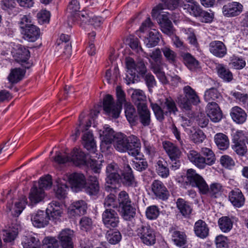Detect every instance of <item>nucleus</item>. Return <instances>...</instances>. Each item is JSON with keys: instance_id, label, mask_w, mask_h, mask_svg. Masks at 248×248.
<instances>
[{"instance_id": "obj_1", "label": "nucleus", "mask_w": 248, "mask_h": 248, "mask_svg": "<svg viewBox=\"0 0 248 248\" xmlns=\"http://www.w3.org/2000/svg\"><path fill=\"white\" fill-rule=\"evenodd\" d=\"M117 103H115L111 95L108 94L103 99V108L106 113L112 118L119 117L122 104L127 102L126 101L125 94L121 87L117 86L116 89Z\"/></svg>"}, {"instance_id": "obj_2", "label": "nucleus", "mask_w": 248, "mask_h": 248, "mask_svg": "<svg viewBox=\"0 0 248 248\" xmlns=\"http://www.w3.org/2000/svg\"><path fill=\"white\" fill-rule=\"evenodd\" d=\"M201 153L205 156L204 157L195 150H190L187 153L188 159L199 169H204L208 166H212L216 161L214 152L209 148L203 147Z\"/></svg>"}, {"instance_id": "obj_3", "label": "nucleus", "mask_w": 248, "mask_h": 248, "mask_svg": "<svg viewBox=\"0 0 248 248\" xmlns=\"http://www.w3.org/2000/svg\"><path fill=\"white\" fill-rule=\"evenodd\" d=\"M151 107L156 119L160 122L164 119L165 115H176L178 111L175 101L170 97H166L163 99L160 105L152 102Z\"/></svg>"}, {"instance_id": "obj_4", "label": "nucleus", "mask_w": 248, "mask_h": 248, "mask_svg": "<svg viewBox=\"0 0 248 248\" xmlns=\"http://www.w3.org/2000/svg\"><path fill=\"white\" fill-rule=\"evenodd\" d=\"M119 211L123 218L130 220L135 215V209L131 205V201L127 193L121 191L118 195Z\"/></svg>"}, {"instance_id": "obj_5", "label": "nucleus", "mask_w": 248, "mask_h": 248, "mask_svg": "<svg viewBox=\"0 0 248 248\" xmlns=\"http://www.w3.org/2000/svg\"><path fill=\"white\" fill-rule=\"evenodd\" d=\"M136 232L137 235L144 244L147 246H152L155 243V232L148 223H142L138 225Z\"/></svg>"}, {"instance_id": "obj_6", "label": "nucleus", "mask_w": 248, "mask_h": 248, "mask_svg": "<svg viewBox=\"0 0 248 248\" xmlns=\"http://www.w3.org/2000/svg\"><path fill=\"white\" fill-rule=\"evenodd\" d=\"M185 96L180 95L178 97L180 106L187 110H190L191 104L196 105L200 99L195 91L189 86H186L183 89Z\"/></svg>"}, {"instance_id": "obj_7", "label": "nucleus", "mask_w": 248, "mask_h": 248, "mask_svg": "<svg viewBox=\"0 0 248 248\" xmlns=\"http://www.w3.org/2000/svg\"><path fill=\"white\" fill-rule=\"evenodd\" d=\"M182 178L186 185L198 187L200 193H205L207 191V183L202 177L195 171H187L186 175L182 176Z\"/></svg>"}, {"instance_id": "obj_8", "label": "nucleus", "mask_w": 248, "mask_h": 248, "mask_svg": "<svg viewBox=\"0 0 248 248\" xmlns=\"http://www.w3.org/2000/svg\"><path fill=\"white\" fill-rule=\"evenodd\" d=\"M126 65L128 73H134L142 77L147 73V68L142 60L135 62L132 58H129L126 59Z\"/></svg>"}, {"instance_id": "obj_9", "label": "nucleus", "mask_w": 248, "mask_h": 248, "mask_svg": "<svg viewBox=\"0 0 248 248\" xmlns=\"http://www.w3.org/2000/svg\"><path fill=\"white\" fill-rule=\"evenodd\" d=\"M91 124V121L89 120L86 122L85 127L81 129L84 132L82 140L84 148L90 152L94 153L96 150V143L93 133L91 131H88Z\"/></svg>"}, {"instance_id": "obj_10", "label": "nucleus", "mask_w": 248, "mask_h": 248, "mask_svg": "<svg viewBox=\"0 0 248 248\" xmlns=\"http://www.w3.org/2000/svg\"><path fill=\"white\" fill-rule=\"evenodd\" d=\"M102 217L103 224L110 229L116 227L119 223L117 213L112 209H106L103 212Z\"/></svg>"}, {"instance_id": "obj_11", "label": "nucleus", "mask_w": 248, "mask_h": 248, "mask_svg": "<svg viewBox=\"0 0 248 248\" xmlns=\"http://www.w3.org/2000/svg\"><path fill=\"white\" fill-rule=\"evenodd\" d=\"M66 179L73 187L78 189V190L83 189L87 184L85 176L80 172L75 171L71 174H68L66 175Z\"/></svg>"}, {"instance_id": "obj_12", "label": "nucleus", "mask_w": 248, "mask_h": 248, "mask_svg": "<svg viewBox=\"0 0 248 248\" xmlns=\"http://www.w3.org/2000/svg\"><path fill=\"white\" fill-rule=\"evenodd\" d=\"M69 155L70 165L79 167L86 164V155L80 149L74 148Z\"/></svg>"}, {"instance_id": "obj_13", "label": "nucleus", "mask_w": 248, "mask_h": 248, "mask_svg": "<svg viewBox=\"0 0 248 248\" xmlns=\"http://www.w3.org/2000/svg\"><path fill=\"white\" fill-rule=\"evenodd\" d=\"M27 203V198L25 196H22L15 202L14 206L13 202H8L6 205V211L11 212L13 216L18 217L24 209Z\"/></svg>"}, {"instance_id": "obj_14", "label": "nucleus", "mask_w": 248, "mask_h": 248, "mask_svg": "<svg viewBox=\"0 0 248 248\" xmlns=\"http://www.w3.org/2000/svg\"><path fill=\"white\" fill-rule=\"evenodd\" d=\"M207 115L215 123L218 122L222 118V113L217 102L208 103L206 109Z\"/></svg>"}, {"instance_id": "obj_15", "label": "nucleus", "mask_w": 248, "mask_h": 248, "mask_svg": "<svg viewBox=\"0 0 248 248\" xmlns=\"http://www.w3.org/2000/svg\"><path fill=\"white\" fill-rule=\"evenodd\" d=\"M243 5L238 2L233 1L225 4L222 8L223 15L227 17H233L239 15L243 11Z\"/></svg>"}, {"instance_id": "obj_16", "label": "nucleus", "mask_w": 248, "mask_h": 248, "mask_svg": "<svg viewBox=\"0 0 248 248\" xmlns=\"http://www.w3.org/2000/svg\"><path fill=\"white\" fill-rule=\"evenodd\" d=\"M50 219L49 216L47 215L46 211L39 210L32 215L31 220L32 224L36 227L42 228L47 225L49 220Z\"/></svg>"}, {"instance_id": "obj_17", "label": "nucleus", "mask_w": 248, "mask_h": 248, "mask_svg": "<svg viewBox=\"0 0 248 248\" xmlns=\"http://www.w3.org/2000/svg\"><path fill=\"white\" fill-rule=\"evenodd\" d=\"M209 47L210 52L217 57L221 58L227 54V47L225 44L221 41H212L209 44Z\"/></svg>"}, {"instance_id": "obj_18", "label": "nucleus", "mask_w": 248, "mask_h": 248, "mask_svg": "<svg viewBox=\"0 0 248 248\" xmlns=\"http://www.w3.org/2000/svg\"><path fill=\"white\" fill-rule=\"evenodd\" d=\"M128 143L127 145L128 154L133 156H138L140 155L141 144L140 140L137 137L131 135L127 138Z\"/></svg>"}, {"instance_id": "obj_19", "label": "nucleus", "mask_w": 248, "mask_h": 248, "mask_svg": "<svg viewBox=\"0 0 248 248\" xmlns=\"http://www.w3.org/2000/svg\"><path fill=\"white\" fill-rule=\"evenodd\" d=\"M73 235V231L70 229H64L60 232L58 239L62 248H74Z\"/></svg>"}, {"instance_id": "obj_20", "label": "nucleus", "mask_w": 248, "mask_h": 248, "mask_svg": "<svg viewBox=\"0 0 248 248\" xmlns=\"http://www.w3.org/2000/svg\"><path fill=\"white\" fill-rule=\"evenodd\" d=\"M152 190L158 199L165 200L168 198L169 192L166 186L160 181L155 180L152 184Z\"/></svg>"}, {"instance_id": "obj_21", "label": "nucleus", "mask_w": 248, "mask_h": 248, "mask_svg": "<svg viewBox=\"0 0 248 248\" xmlns=\"http://www.w3.org/2000/svg\"><path fill=\"white\" fill-rule=\"evenodd\" d=\"M87 208V203L84 201H76L70 206L68 213L72 216H80L86 213Z\"/></svg>"}, {"instance_id": "obj_22", "label": "nucleus", "mask_w": 248, "mask_h": 248, "mask_svg": "<svg viewBox=\"0 0 248 248\" xmlns=\"http://www.w3.org/2000/svg\"><path fill=\"white\" fill-rule=\"evenodd\" d=\"M163 146L171 161L180 158L182 152L176 145L170 141H164Z\"/></svg>"}, {"instance_id": "obj_23", "label": "nucleus", "mask_w": 248, "mask_h": 248, "mask_svg": "<svg viewBox=\"0 0 248 248\" xmlns=\"http://www.w3.org/2000/svg\"><path fill=\"white\" fill-rule=\"evenodd\" d=\"M23 38L29 42L35 41L40 36V29L34 25L27 26L22 30Z\"/></svg>"}, {"instance_id": "obj_24", "label": "nucleus", "mask_w": 248, "mask_h": 248, "mask_svg": "<svg viewBox=\"0 0 248 248\" xmlns=\"http://www.w3.org/2000/svg\"><path fill=\"white\" fill-rule=\"evenodd\" d=\"M229 199L232 204L238 208L242 206L245 201L241 191L238 188H235L229 193Z\"/></svg>"}, {"instance_id": "obj_25", "label": "nucleus", "mask_w": 248, "mask_h": 248, "mask_svg": "<svg viewBox=\"0 0 248 248\" xmlns=\"http://www.w3.org/2000/svg\"><path fill=\"white\" fill-rule=\"evenodd\" d=\"M171 14L166 13V14H160L158 17V23H159L162 31L165 33L170 34L172 33V24L169 17Z\"/></svg>"}, {"instance_id": "obj_26", "label": "nucleus", "mask_w": 248, "mask_h": 248, "mask_svg": "<svg viewBox=\"0 0 248 248\" xmlns=\"http://www.w3.org/2000/svg\"><path fill=\"white\" fill-rule=\"evenodd\" d=\"M163 3H159L152 10V15L154 17L157 16L159 11L167 8L170 10L175 9L178 4V0H162Z\"/></svg>"}, {"instance_id": "obj_27", "label": "nucleus", "mask_w": 248, "mask_h": 248, "mask_svg": "<svg viewBox=\"0 0 248 248\" xmlns=\"http://www.w3.org/2000/svg\"><path fill=\"white\" fill-rule=\"evenodd\" d=\"M46 195L43 189L38 188L36 185H34L30 191L29 198L32 204H36L42 202Z\"/></svg>"}, {"instance_id": "obj_28", "label": "nucleus", "mask_w": 248, "mask_h": 248, "mask_svg": "<svg viewBox=\"0 0 248 248\" xmlns=\"http://www.w3.org/2000/svg\"><path fill=\"white\" fill-rule=\"evenodd\" d=\"M194 231L197 236L204 239L208 236L209 229L204 221L199 219L194 224Z\"/></svg>"}, {"instance_id": "obj_29", "label": "nucleus", "mask_w": 248, "mask_h": 248, "mask_svg": "<svg viewBox=\"0 0 248 248\" xmlns=\"http://www.w3.org/2000/svg\"><path fill=\"white\" fill-rule=\"evenodd\" d=\"M230 116L233 121L237 124L244 123L247 117L245 111L238 106H235L231 108Z\"/></svg>"}, {"instance_id": "obj_30", "label": "nucleus", "mask_w": 248, "mask_h": 248, "mask_svg": "<svg viewBox=\"0 0 248 248\" xmlns=\"http://www.w3.org/2000/svg\"><path fill=\"white\" fill-rule=\"evenodd\" d=\"M137 110L140 123L144 126L149 125L151 122V114L147 105L139 107Z\"/></svg>"}, {"instance_id": "obj_31", "label": "nucleus", "mask_w": 248, "mask_h": 248, "mask_svg": "<svg viewBox=\"0 0 248 248\" xmlns=\"http://www.w3.org/2000/svg\"><path fill=\"white\" fill-rule=\"evenodd\" d=\"M87 193L91 195H96L99 191V183L97 176L91 175L89 176L88 183L83 188Z\"/></svg>"}, {"instance_id": "obj_32", "label": "nucleus", "mask_w": 248, "mask_h": 248, "mask_svg": "<svg viewBox=\"0 0 248 248\" xmlns=\"http://www.w3.org/2000/svg\"><path fill=\"white\" fill-rule=\"evenodd\" d=\"M23 248H43L39 239L32 235L24 236L22 240Z\"/></svg>"}, {"instance_id": "obj_33", "label": "nucleus", "mask_w": 248, "mask_h": 248, "mask_svg": "<svg viewBox=\"0 0 248 248\" xmlns=\"http://www.w3.org/2000/svg\"><path fill=\"white\" fill-rule=\"evenodd\" d=\"M160 38L161 35L159 32L155 30H153L150 31L147 36L145 38L144 42L147 47H153L158 45Z\"/></svg>"}, {"instance_id": "obj_34", "label": "nucleus", "mask_w": 248, "mask_h": 248, "mask_svg": "<svg viewBox=\"0 0 248 248\" xmlns=\"http://www.w3.org/2000/svg\"><path fill=\"white\" fill-rule=\"evenodd\" d=\"M46 211L47 215H50L49 217L50 219L52 218L55 221L59 219L62 212L59 202H53L50 203Z\"/></svg>"}, {"instance_id": "obj_35", "label": "nucleus", "mask_w": 248, "mask_h": 248, "mask_svg": "<svg viewBox=\"0 0 248 248\" xmlns=\"http://www.w3.org/2000/svg\"><path fill=\"white\" fill-rule=\"evenodd\" d=\"M125 115L128 121L132 124H136L138 121V116L134 106L129 102L124 105Z\"/></svg>"}, {"instance_id": "obj_36", "label": "nucleus", "mask_w": 248, "mask_h": 248, "mask_svg": "<svg viewBox=\"0 0 248 248\" xmlns=\"http://www.w3.org/2000/svg\"><path fill=\"white\" fill-rule=\"evenodd\" d=\"M171 239L174 244L180 248H186L187 243L186 236L183 232L178 231L171 232Z\"/></svg>"}, {"instance_id": "obj_37", "label": "nucleus", "mask_w": 248, "mask_h": 248, "mask_svg": "<svg viewBox=\"0 0 248 248\" xmlns=\"http://www.w3.org/2000/svg\"><path fill=\"white\" fill-rule=\"evenodd\" d=\"M233 145L232 148L233 151L239 155L244 156L248 151V148L246 144L247 140L244 139L239 138L233 140Z\"/></svg>"}, {"instance_id": "obj_38", "label": "nucleus", "mask_w": 248, "mask_h": 248, "mask_svg": "<svg viewBox=\"0 0 248 248\" xmlns=\"http://www.w3.org/2000/svg\"><path fill=\"white\" fill-rule=\"evenodd\" d=\"M17 60L21 62V64L25 68L29 69L31 66V64L27 62L30 57V52L28 49L24 47H20L17 52Z\"/></svg>"}, {"instance_id": "obj_39", "label": "nucleus", "mask_w": 248, "mask_h": 248, "mask_svg": "<svg viewBox=\"0 0 248 248\" xmlns=\"http://www.w3.org/2000/svg\"><path fill=\"white\" fill-rule=\"evenodd\" d=\"M131 98L137 108L146 105V97L143 91L140 89H132Z\"/></svg>"}, {"instance_id": "obj_40", "label": "nucleus", "mask_w": 248, "mask_h": 248, "mask_svg": "<svg viewBox=\"0 0 248 248\" xmlns=\"http://www.w3.org/2000/svg\"><path fill=\"white\" fill-rule=\"evenodd\" d=\"M214 140L217 148L220 150H225L230 145L228 137L221 133L216 134L214 137Z\"/></svg>"}, {"instance_id": "obj_41", "label": "nucleus", "mask_w": 248, "mask_h": 248, "mask_svg": "<svg viewBox=\"0 0 248 248\" xmlns=\"http://www.w3.org/2000/svg\"><path fill=\"white\" fill-rule=\"evenodd\" d=\"M177 207L179 212L185 217H189L191 214L192 208L188 202L179 198L176 202Z\"/></svg>"}, {"instance_id": "obj_42", "label": "nucleus", "mask_w": 248, "mask_h": 248, "mask_svg": "<svg viewBox=\"0 0 248 248\" xmlns=\"http://www.w3.org/2000/svg\"><path fill=\"white\" fill-rule=\"evenodd\" d=\"M188 3L184 4V9L186 10L191 15L199 17L202 11L201 6L193 0H188Z\"/></svg>"}, {"instance_id": "obj_43", "label": "nucleus", "mask_w": 248, "mask_h": 248, "mask_svg": "<svg viewBox=\"0 0 248 248\" xmlns=\"http://www.w3.org/2000/svg\"><path fill=\"white\" fill-rule=\"evenodd\" d=\"M128 137L122 134H118L114 140V147L117 150L121 152L127 150Z\"/></svg>"}, {"instance_id": "obj_44", "label": "nucleus", "mask_w": 248, "mask_h": 248, "mask_svg": "<svg viewBox=\"0 0 248 248\" xmlns=\"http://www.w3.org/2000/svg\"><path fill=\"white\" fill-rule=\"evenodd\" d=\"M52 161L60 166L70 165L69 154L65 152H56Z\"/></svg>"}, {"instance_id": "obj_45", "label": "nucleus", "mask_w": 248, "mask_h": 248, "mask_svg": "<svg viewBox=\"0 0 248 248\" xmlns=\"http://www.w3.org/2000/svg\"><path fill=\"white\" fill-rule=\"evenodd\" d=\"M204 99L208 103L215 102L218 103L222 100V97L216 88H212L205 92Z\"/></svg>"}, {"instance_id": "obj_46", "label": "nucleus", "mask_w": 248, "mask_h": 248, "mask_svg": "<svg viewBox=\"0 0 248 248\" xmlns=\"http://www.w3.org/2000/svg\"><path fill=\"white\" fill-rule=\"evenodd\" d=\"M120 179L124 185L127 186H137V183L135 180L132 171H120Z\"/></svg>"}, {"instance_id": "obj_47", "label": "nucleus", "mask_w": 248, "mask_h": 248, "mask_svg": "<svg viewBox=\"0 0 248 248\" xmlns=\"http://www.w3.org/2000/svg\"><path fill=\"white\" fill-rule=\"evenodd\" d=\"M103 141L106 144L111 143L116 137L114 130L108 125L104 127V130L100 134Z\"/></svg>"}, {"instance_id": "obj_48", "label": "nucleus", "mask_w": 248, "mask_h": 248, "mask_svg": "<svg viewBox=\"0 0 248 248\" xmlns=\"http://www.w3.org/2000/svg\"><path fill=\"white\" fill-rule=\"evenodd\" d=\"M189 135L190 140L195 143H200L203 142L205 139V135L201 130L188 128L186 129Z\"/></svg>"}, {"instance_id": "obj_49", "label": "nucleus", "mask_w": 248, "mask_h": 248, "mask_svg": "<svg viewBox=\"0 0 248 248\" xmlns=\"http://www.w3.org/2000/svg\"><path fill=\"white\" fill-rule=\"evenodd\" d=\"M25 73V71L20 68L13 69L8 77V80L12 83H17L23 78Z\"/></svg>"}, {"instance_id": "obj_50", "label": "nucleus", "mask_w": 248, "mask_h": 248, "mask_svg": "<svg viewBox=\"0 0 248 248\" xmlns=\"http://www.w3.org/2000/svg\"><path fill=\"white\" fill-rule=\"evenodd\" d=\"M60 40L62 41V43H59V45L64 47L63 53L67 57H69L72 52V46L71 43L69 42L70 36L68 35L62 34L60 37Z\"/></svg>"}, {"instance_id": "obj_51", "label": "nucleus", "mask_w": 248, "mask_h": 248, "mask_svg": "<svg viewBox=\"0 0 248 248\" xmlns=\"http://www.w3.org/2000/svg\"><path fill=\"white\" fill-rule=\"evenodd\" d=\"M217 69L219 77L224 81L230 82L232 79V74L230 70L223 64H218L217 67Z\"/></svg>"}, {"instance_id": "obj_52", "label": "nucleus", "mask_w": 248, "mask_h": 248, "mask_svg": "<svg viewBox=\"0 0 248 248\" xmlns=\"http://www.w3.org/2000/svg\"><path fill=\"white\" fill-rule=\"evenodd\" d=\"M1 235L4 242L10 243L15 239L17 232L13 228L6 227L2 230Z\"/></svg>"}, {"instance_id": "obj_53", "label": "nucleus", "mask_w": 248, "mask_h": 248, "mask_svg": "<svg viewBox=\"0 0 248 248\" xmlns=\"http://www.w3.org/2000/svg\"><path fill=\"white\" fill-rule=\"evenodd\" d=\"M218 224L222 232H228L232 229L233 222L229 217L224 216L218 219Z\"/></svg>"}, {"instance_id": "obj_54", "label": "nucleus", "mask_w": 248, "mask_h": 248, "mask_svg": "<svg viewBox=\"0 0 248 248\" xmlns=\"http://www.w3.org/2000/svg\"><path fill=\"white\" fill-rule=\"evenodd\" d=\"M161 50L167 62L172 64L176 63L177 56L175 52L167 46L162 47Z\"/></svg>"}, {"instance_id": "obj_55", "label": "nucleus", "mask_w": 248, "mask_h": 248, "mask_svg": "<svg viewBox=\"0 0 248 248\" xmlns=\"http://www.w3.org/2000/svg\"><path fill=\"white\" fill-rule=\"evenodd\" d=\"M230 95L233 96L240 105L246 108L248 106V94L242 93L235 91H232Z\"/></svg>"}, {"instance_id": "obj_56", "label": "nucleus", "mask_w": 248, "mask_h": 248, "mask_svg": "<svg viewBox=\"0 0 248 248\" xmlns=\"http://www.w3.org/2000/svg\"><path fill=\"white\" fill-rule=\"evenodd\" d=\"M223 188L222 185L218 183H213L210 185H207V190L205 193H202V194L209 193L211 197L217 198V195L221 194Z\"/></svg>"}, {"instance_id": "obj_57", "label": "nucleus", "mask_w": 248, "mask_h": 248, "mask_svg": "<svg viewBox=\"0 0 248 248\" xmlns=\"http://www.w3.org/2000/svg\"><path fill=\"white\" fill-rule=\"evenodd\" d=\"M106 237L107 241L110 244L115 245L120 241L122 238V235L119 231L110 230L107 231Z\"/></svg>"}, {"instance_id": "obj_58", "label": "nucleus", "mask_w": 248, "mask_h": 248, "mask_svg": "<svg viewBox=\"0 0 248 248\" xmlns=\"http://www.w3.org/2000/svg\"><path fill=\"white\" fill-rule=\"evenodd\" d=\"M183 61L185 64L190 70L196 68L198 65V61L190 53H184L183 55Z\"/></svg>"}, {"instance_id": "obj_59", "label": "nucleus", "mask_w": 248, "mask_h": 248, "mask_svg": "<svg viewBox=\"0 0 248 248\" xmlns=\"http://www.w3.org/2000/svg\"><path fill=\"white\" fill-rule=\"evenodd\" d=\"M230 65L236 69H241L246 66V62L241 57L233 55L230 57Z\"/></svg>"}, {"instance_id": "obj_60", "label": "nucleus", "mask_w": 248, "mask_h": 248, "mask_svg": "<svg viewBox=\"0 0 248 248\" xmlns=\"http://www.w3.org/2000/svg\"><path fill=\"white\" fill-rule=\"evenodd\" d=\"M52 184L51 176L50 175H47L40 179L37 187L41 189H43L44 191H45V190L49 189L51 187Z\"/></svg>"}, {"instance_id": "obj_61", "label": "nucleus", "mask_w": 248, "mask_h": 248, "mask_svg": "<svg viewBox=\"0 0 248 248\" xmlns=\"http://www.w3.org/2000/svg\"><path fill=\"white\" fill-rule=\"evenodd\" d=\"M68 187L66 184L58 183L56 187L54 189L55 196L58 199H64L67 194Z\"/></svg>"}, {"instance_id": "obj_62", "label": "nucleus", "mask_w": 248, "mask_h": 248, "mask_svg": "<svg viewBox=\"0 0 248 248\" xmlns=\"http://www.w3.org/2000/svg\"><path fill=\"white\" fill-rule=\"evenodd\" d=\"M159 210L156 205H152L147 208L146 216L147 218L154 220L157 218L159 215Z\"/></svg>"}, {"instance_id": "obj_63", "label": "nucleus", "mask_w": 248, "mask_h": 248, "mask_svg": "<svg viewBox=\"0 0 248 248\" xmlns=\"http://www.w3.org/2000/svg\"><path fill=\"white\" fill-rule=\"evenodd\" d=\"M146 85L147 86L150 92H152V89L156 85V82L154 76L150 73H146L143 77Z\"/></svg>"}, {"instance_id": "obj_64", "label": "nucleus", "mask_w": 248, "mask_h": 248, "mask_svg": "<svg viewBox=\"0 0 248 248\" xmlns=\"http://www.w3.org/2000/svg\"><path fill=\"white\" fill-rule=\"evenodd\" d=\"M104 205L106 209H111L117 207V202L116 200V197L112 194L108 195L104 201Z\"/></svg>"}]
</instances>
